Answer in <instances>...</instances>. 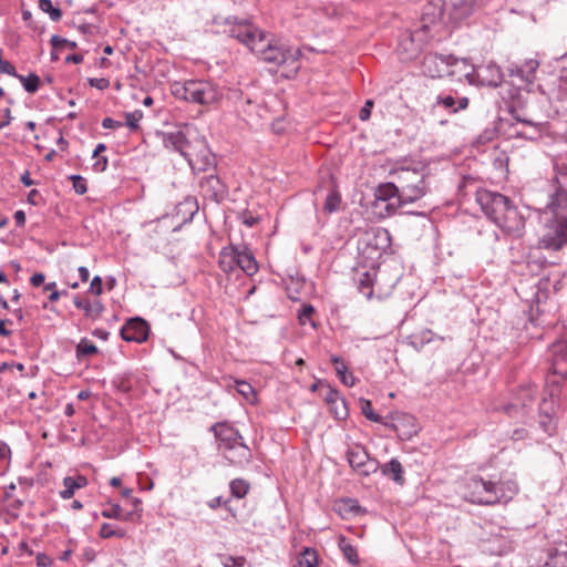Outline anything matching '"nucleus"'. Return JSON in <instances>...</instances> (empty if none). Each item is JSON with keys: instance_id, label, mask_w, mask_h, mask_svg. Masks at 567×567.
<instances>
[{"instance_id": "obj_1", "label": "nucleus", "mask_w": 567, "mask_h": 567, "mask_svg": "<svg viewBox=\"0 0 567 567\" xmlns=\"http://www.w3.org/2000/svg\"><path fill=\"white\" fill-rule=\"evenodd\" d=\"M230 35L245 44L266 63L284 66L286 76L289 78L297 73L300 58L299 49L275 39H268L264 31L247 21L233 25Z\"/></svg>"}, {"instance_id": "obj_2", "label": "nucleus", "mask_w": 567, "mask_h": 567, "mask_svg": "<svg viewBox=\"0 0 567 567\" xmlns=\"http://www.w3.org/2000/svg\"><path fill=\"white\" fill-rule=\"evenodd\" d=\"M555 172L556 192L548 203L553 220L539 240L540 247L549 250H559L567 243V164L555 165Z\"/></svg>"}, {"instance_id": "obj_3", "label": "nucleus", "mask_w": 567, "mask_h": 567, "mask_svg": "<svg viewBox=\"0 0 567 567\" xmlns=\"http://www.w3.org/2000/svg\"><path fill=\"white\" fill-rule=\"evenodd\" d=\"M476 202L483 213L499 228L508 234H519L524 227V219L516 206L503 194L480 189Z\"/></svg>"}, {"instance_id": "obj_4", "label": "nucleus", "mask_w": 567, "mask_h": 567, "mask_svg": "<svg viewBox=\"0 0 567 567\" xmlns=\"http://www.w3.org/2000/svg\"><path fill=\"white\" fill-rule=\"evenodd\" d=\"M454 27L450 21V13L444 14V1L443 0H426L422 7L420 27L413 31V35L403 42V48H406V43H413L415 37H419L420 41H427L429 39L441 37L449 33Z\"/></svg>"}, {"instance_id": "obj_5", "label": "nucleus", "mask_w": 567, "mask_h": 567, "mask_svg": "<svg viewBox=\"0 0 567 567\" xmlns=\"http://www.w3.org/2000/svg\"><path fill=\"white\" fill-rule=\"evenodd\" d=\"M465 498L474 504L494 505L507 503L518 492L517 484L513 481L492 482L482 477H473L466 485Z\"/></svg>"}, {"instance_id": "obj_6", "label": "nucleus", "mask_w": 567, "mask_h": 567, "mask_svg": "<svg viewBox=\"0 0 567 567\" xmlns=\"http://www.w3.org/2000/svg\"><path fill=\"white\" fill-rule=\"evenodd\" d=\"M447 75L458 76L470 84L497 86L502 80L501 69L494 63L475 68L466 59H451Z\"/></svg>"}, {"instance_id": "obj_7", "label": "nucleus", "mask_w": 567, "mask_h": 567, "mask_svg": "<svg viewBox=\"0 0 567 567\" xmlns=\"http://www.w3.org/2000/svg\"><path fill=\"white\" fill-rule=\"evenodd\" d=\"M172 93L176 99L202 105L216 103L223 95L217 85L204 80L175 82L172 84Z\"/></svg>"}, {"instance_id": "obj_8", "label": "nucleus", "mask_w": 567, "mask_h": 567, "mask_svg": "<svg viewBox=\"0 0 567 567\" xmlns=\"http://www.w3.org/2000/svg\"><path fill=\"white\" fill-rule=\"evenodd\" d=\"M467 106L468 99L466 96L455 97L452 94H440L431 105V114L439 124L444 125L447 123V118L442 116V112L453 115Z\"/></svg>"}, {"instance_id": "obj_9", "label": "nucleus", "mask_w": 567, "mask_h": 567, "mask_svg": "<svg viewBox=\"0 0 567 567\" xmlns=\"http://www.w3.org/2000/svg\"><path fill=\"white\" fill-rule=\"evenodd\" d=\"M162 141L166 148L179 152L184 157L193 147L194 138L198 137L197 131L190 125L183 128L162 134Z\"/></svg>"}, {"instance_id": "obj_10", "label": "nucleus", "mask_w": 567, "mask_h": 567, "mask_svg": "<svg viewBox=\"0 0 567 567\" xmlns=\"http://www.w3.org/2000/svg\"><path fill=\"white\" fill-rule=\"evenodd\" d=\"M185 159L193 171L198 172H205L215 165V157L200 136L194 138L193 147L186 153Z\"/></svg>"}, {"instance_id": "obj_11", "label": "nucleus", "mask_w": 567, "mask_h": 567, "mask_svg": "<svg viewBox=\"0 0 567 567\" xmlns=\"http://www.w3.org/2000/svg\"><path fill=\"white\" fill-rule=\"evenodd\" d=\"M347 458L350 466L361 475H369L377 471V462L370 458L362 445L355 444L348 449Z\"/></svg>"}, {"instance_id": "obj_12", "label": "nucleus", "mask_w": 567, "mask_h": 567, "mask_svg": "<svg viewBox=\"0 0 567 567\" xmlns=\"http://www.w3.org/2000/svg\"><path fill=\"white\" fill-rule=\"evenodd\" d=\"M487 0H451L450 21L457 27L463 20L470 17L474 10L485 4Z\"/></svg>"}, {"instance_id": "obj_13", "label": "nucleus", "mask_w": 567, "mask_h": 567, "mask_svg": "<svg viewBox=\"0 0 567 567\" xmlns=\"http://www.w3.org/2000/svg\"><path fill=\"white\" fill-rule=\"evenodd\" d=\"M450 58L429 53L422 62V72L430 78H441L449 73Z\"/></svg>"}, {"instance_id": "obj_14", "label": "nucleus", "mask_w": 567, "mask_h": 567, "mask_svg": "<svg viewBox=\"0 0 567 567\" xmlns=\"http://www.w3.org/2000/svg\"><path fill=\"white\" fill-rule=\"evenodd\" d=\"M121 336L125 341L144 342L148 336V326L141 318L130 319L122 328Z\"/></svg>"}, {"instance_id": "obj_15", "label": "nucleus", "mask_w": 567, "mask_h": 567, "mask_svg": "<svg viewBox=\"0 0 567 567\" xmlns=\"http://www.w3.org/2000/svg\"><path fill=\"white\" fill-rule=\"evenodd\" d=\"M551 369L554 374L567 377V340L555 342L551 347Z\"/></svg>"}, {"instance_id": "obj_16", "label": "nucleus", "mask_w": 567, "mask_h": 567, "mask_svg": "<svg viewBox=\"0 0 567 567\" xmlns=\"http://www.w3.org/2000/svg\"><path fill=\"white\" fill-rule=\"evenodd\" d=\"M223 453L226 460L236 466H245L251 458L250 450L243 441L235 442V444L229 445L223 450Z\"/></svg>"}, {"instance_id": "obj_17", "label": "nucleus", "mask_w": 567, "mask_h": 567, "mask_svg": "<svg viewBox=\"0 0 567 567\" xmlns=\"http://www.w3.org/2000/svg\"><path fill=\"white\" fill-rule=\"evenodd\" d=\"M363 241L367 246L381 252L385 251L391 245L390 233L384 228H375L365 233Z\"/></svg>"}, {"instance_id": "obj_18", "label": "nucleus", "mask_w": 567, "mask_h": 567, "mask_svg": "<svg viewBox=\"0 0 567 567\" xmlns=\"http://www.w3.org/2000/svg\"><path fill=\"white\" fill-rule=\"evenodd\" d=\"M400 204H410L422 198L426 193L424 178L412 184L399 185Z\"/></svg>"}, {"instance_id": "obj_19", "label": "nucleus", "mask_w": 567, "mask_h": 567, "mask_svg": "<svg viewBox=\"0 0 567 567\" xmlns=\"http://www.w3.org/2000/svg\"><path fill=\"white\" fill-rule=\"evenodd\" d=\"M216 437L220 442V449L225 450L235 442H241L243 437L237 430L226 424H216L213 426Z\"/></svg>"}, {"instance_id": "obj_20", "label": "nucleus", "mask_w": 567, "mask_h": 567, "mask_svg": "<svg viewBox=\"0 0 567 567\" xmlns=\"http://www.w3.org/2000/svg\"><path fill=\"white\" fill-rule=\"evenodd\" d=\"M237 268L241 269L248 276L255 275L258 270V265L252 252L245 246L238 247Z\"/></svg>"}, {"instance_id": "obj_21", "label": "nucleus", "mask_w": 567, "mask_h": 567, "mask_svg": "<svg viewBox=\"0 0 567 567\" xmlns=\"http://www.w3.org/2000/svg\"><path fill=\"white\" fill-rule=\"evenodd\" d=\"M200 188L207 196H209L214 200H218L220 197H223L225 193L224 184L215 175H209L203 178L200 181Z\"/></svg>"}, {"instance_id": "obj_22", "label": "nucleus", "mask_w": 567, "mask_h": 567, "mask_svg": "<svg viewBox=\"0 0 567 567\" xmlns=\"http://www.w3.org/2000/svg\"><path fill=\"white\" fill-rule=\"evenodd\" d=\"M238 247L228 246L224 247L219 254V266L225 272L234 271L237 268Z\"/></svg>"}, {"instance_id": "obj_23", "label": "nucleus", "mask_w": 567, "mask_h": 567, "mask_svg": "<svg viewBox=\"0 0 567 567\" xmlns=\"http://www.w3.org/2000/svg\"><path fill=\"white\" fill-rule=\"evenodd\" d=\"M412 35H413V32H410V33L403 35L400 40L399 49H400L403 60H412L413 58H415L417 55V53L421 51L423 44L426 42V41H420L419 37H415V41L413 43L408 42L406 43L408 49H404L403 42L406 41L408 39H410Z\"/></svg>"}, {"instance_id": "obj_24", "label": "nucleus", "mask_w": 567, "mask_h": 567, "mask_svg": "<svg viewBox=\"0 0 567 567\" xmlns=\"http://www.w3.org/2000/svg\"><path fill=\"white\" fill-rule=\"evenodd\" d=\"M73 302L76 308L82 309L85 312L86 317L92 319H97L104 309L100 301L90 302L89 300L75 297Z\"/></svg>"}, {"instance_id": "obj_25", "label": "nucleus", "mask_w": 567, "mask_h": 567, "mask_svg": "<svg viewBox=\"0 0 567 567\" xmlns=\"http://www.w3.org/2000/svg\"><path fill=\"white\" fill-rule=\"evenodd\" d=\"M381 471L384 475L391 476L395 483H404L403 467L396 458H392L390 462L384 464Z\"/></svg>"}, {"instance_id": "obj_26", "label": "nucleus", "mask_w": 567, "mask_h": 567, "mask_svg": "<svg viewBox=\"0 0 567 567\" xmlns=\"http://www.w3.org/2000/svg\"><path fill=\"white\" fill-rule=\"evenodd\" d=\"M332 362L334 364L336 372L340 378L341 382L347 386H353L355 383V378L352 373L348 372V367L346 363L338 357H333Z\"/></svg>"}, {"instance_id": "obj_27", "label": "nucleus", "mask_w": 567, "mask_h": 567, "mask_svg": "<svg viewBox=\"0 0 567 567\" xmlns=\"http://www.w3.org/2000/svg\"><path fill=\"white\" fill-rule=\"evenodd\" d=\"M398 197L400 200L399 185L386 183L379 186L377 189V198L381 202H388L391 198Z\"/></svg>"}, {"instance_id": "obj_28", "label": "nucleus", "mask_w": 567, "mask_h": 567, "mask_svg": "<svg viewBox=\"0 0 567 567\" xmlns=\"http://www.w3.org/2000/svg\"><path fill=\"white\" fill-rule=\"evenodd\" d=\"M339 547L350 564L357 565L359 563L357 548L344 536L339 538Z\"/></svg>"}, {"instance_id": "obj_29", "label": "nucleus", "mask_w": 567, "mask_h": 567, "mask_svg": "<svg viewBox=\"0 0 567 567\" xmlns=\"http://www.w3.org/2000/svg\"><path fill=\"white\" fill-rule=\"evenodd\" d=\"M237 392L248 402L254 403L256 393L254 388L246 381H235Z\"/></svg>"}, {"instance_id": "obj_30", "label": "nucleus", "mask_w": 567, "mask_h": 567, "mask_svg": "<svg viewBox=\"0 0 567 567\" xmlns=\"http://www.w3.org/2000/svg\"><path fill=\"white\" fill-rule=\"evenodd\" d=\"M317 563V554L310 548H306L297 559L298 567H316Z\"/></svg>"}, {"instance_id": "obj_31", "label": "nucleus", "mask_w": 567, "mask_h": 567, "mask_svg": "<svg viewBox=\"0 0 567 567\" xmlns=\"http://www.w3.org/2000/svg\"><path fill=\"white\" fill-rule=\"evenodd\" d=\"M249 491V484L240 478L230 482V492L237 498H243Z\"/></svg>"}, {"instance_id": "obj_32", "label": "nucleus", "mask_w": 567, "mask_h": 567, "mask_svg": "<svg viewBox=\"0 0 567 567\" xmlns=\"http://www.w3.org/2000/svg\"><path fill=\"white\" fill-rule=\"evenodd\" d=\"M542 567H567V554L558 551L550 554Z\"/></svg>"}, {"instance_id": "obj_33", "label": "nucleus", "mask_w": 567, "mask_h": 567, "mask_svg": "<svg viewBox=\"0 0 567 567\" xmlns=\"http://www.w3.org/2000/svg\"><path fill=\"white\" fill-rule=\"evenodd\" d=\"M39 8L49 13L51 20L59 21L62 17V12L59 8H55L51 0H39Z\"/></svg>"}, {"instance_id": "obj_34", "label": "nucleus", "mask_w": 567, "mask_h": 567, "mask_svg": "<svg viewBox=\"0 0 567 567\" xmlns=\"http://www.w3.org/2000/svg\"><path fill=\"white\" fill-rule=\"evenodd\" d=\"M21 81L25 91L34 93L39 89L40 79L37 74L31 73L28 76L17 75Z\"/></svg>"}, {"instance_id": "obj_35", "label": "nucleus", "mask_w": 567, "mask_h": 567, "mask_svg": "<svg viewBox=\"0 0 567 567\" xmlns=\"http://www.w3.org/2000/svg\"><path fill=\"white\" fill-rule=\"evenodd\" d=\"M421 178H423V176H421L416 171L401 169L398 172L399 185L412 184L419 182Z\"/></svg>"}, {"instance_id": "obj_36", "label": "nucleus", "mask_w": 567, "mask_h": 567, "mask_svg": "<svg viewBox=\"0 0 567 567\" xmlns=\"http://www.w3.org/2000/svg\"><path fill=\"white\" fill-rule=\"evenodd\" d=\"M97 352V348L94 343L89 341L87 339H82L78 346H76V355L85 357V355H92Z\"/></svg>"}, {"instance_id": "obj_37", "label": "nucleus", "mask_w": 567, "mask_h": 567, "mask_svg": "<svg viewBox=\"0 0 567 567\" xmlns=\"http://www.w3.org/2000/svg\"><path fill=\"white\" fill-rule=\"evenodd\" d=\"M341 203V197L338 192L331 190L324 202V210L328 213H333L339 209Z\"/></svg>"}, {"instance_id": "obj_38", "label": "nucleus", "mask_w": 567, "mask_h": 567, "mask_svg": "<svg viewBox=\"0 0 567 567\" xmlns=\"http://www.w3.org/2000/svg\"><path fill=\"white\" fill-rule=\"evenodd\" d=\"M63 487L64 488L59 492L60 497L63 499H70L74 495L75 491L79 489L73 482L72 476L63 478Z\"/></svg>"}, {"instance_id": "obj_39", "label": "nucleus", "mask_w": 567, "mask_h": 567, "mask_svg": "<svg viewBox=\"0 0 567 567\" xmlns=\"http://www.w3.org/2000/svg\"><path fill=\"white\" fill-rule=\"evenodd\" d=\"M360 408H361L362 414L368 420L373 421V422H381V417L377 413H374V411L372 409V404L369 400L360 399Z\"/></svg>"}, {"instance_id": "obj_40", "label": "nucleus", "mask_w": 567, "mask_h": 567, "mask_svg": "<svg viewBox=\"0 0 567 567\" xmlns=\"http://www.w3.org/2000/svg\"><path fill=\"white\" fill-rule=\"evenodd\" d=\"M100 536L102 538H110V537L123 538L125 536V532L122 529H115L113 525L104 523L101 526Z\"/></svg>"}, {"instance_id": "obj_41", "label": "nucleus", "mask_w": 567, "mask_h": 567, "mask_svg": "<svg viewBox=\"0 0 567 567\" xmlns=\"http://www.w3.org/2000/svg\"><path fill=\"white\" fill-rule=\"evenodd\" d=\"M336 507L342 516H346L349 514H355L359 509L355 502H353L351 499L341 501L336 504Z\"/></svg>"}, {"instance_id": "obj_42", "label": "nucleus", "mask_w": 567, "mask_h": 567, "mask_svg": "<svg viewBox=\"0 0 567 567\" xmlns=\"http://www.w3.org/2000/svg\"><path fill=\"white\" fill-rule=\"evenodd\" d=\"M220 563L224 567H248L244 557L221 555Z\"/></svg>"}, {"instance_id": "obj_43", "label": "nucleus", "mask_w": 567, "mask_h": 567, "mask_svg": "<svg viewBox=\"0 0 567 567\" xmlns=\"http://www.w3.org/2000/svg\"><path fill=\"white\" fill-rule=\"evenodd\" d=\"M360 292L367 298H371L373 295L372 290V276L369 272L363 275V278L360 279L359 285Z\"/></svg>"}, {"instance_id": "obj_44", "label": "nucleus", "mask_w": 567, "mask_h": 567, "mask_svg": "<svg viewBox=\"0 0 567 567\" xmlns=\"http://www.w3.org/2000/svg\"><path fill=\"white\" fill-rule=\"evenodd\" d=\"M72 181L73 189L76 194L83 195L87 190L86 181L80 175H71L69 177Z\"/></svg>"}, {"instance_id": "obj_45", "label": "nucleus", "mask_w": 567, "mask_h": 567, "mask_svg": "<svg viewBox=\"0 0 567 567\" xmlns=\"http://www.w3.org/2000/svg\"><path fill=\"white\" fill-rule=\"evenodd\" d=\"M537 390L533 385H528L527 388H524L519 392V398L523 401V406H526L529 402L535 400Z\"/></svg>"}, {"instance_id": "obj_46", "label": "nucleus", "mask_w": 567, "mask_h": 567, "mask_svg": "<svg viewBox=\"0 0 567 567\" xmlns=\"http://www.w3.org/2000/svg\"><path fill=\"white\" fill-rule=\"evenodd\" d=\"M142 117H143V113L141 111H134L132 113H126V115H125L126 125L131 130H137L138 123L142 120Z\"/></svg>"}, {"instance_id": "obj_47", "label": "nucleus", "mask_w": 567, "mask_h": 567, "mask_svg": "<svg viewBox=\"0 0 567 567\" xmlns=\"http://www.w3.org/2000/svg\"><path fill=\"white\" fill-rule=\"evenodd\" d=\"M332 409L334 412V416L339 420H343L348 415V409L346 405V402L343 400H340L338 403L332 404Z\"/></svg>"}, {"instance_id": "obj_48", "label": "nucleus", "mask_w": 567, "mask_h": 567, "mask_svg": "<svg viewBox=\"0 0 567 567\" xmlns=\"http://www.w3.org/2000/svg\"><path fill=\"white\" fill-rule=\"evenodd\" d=\"M313 311L315 309L311 305H305L298 315L300 324H306L308 321H310V317Z\"/></svg>"}, {"instance_id": "obj_49", "label": "nucleus", "mask_w": 567, "mask_h": 567, "mask_svg": "<svg viewBox=\"0 0 567 567\" xmlns=\"http://www.w3.org/2000/svg\"><path fill=\"white\" fill-rule=\"evenodd\" d=\"M51 43H52V47L54 49H60V48H63V47H69L71 49H74L75 45H76L75 42H71V41H69L66 39H62V38H60L58 35H53L51 38Z\"/></svg>"}, {"instance_id": "obj_50", "label": "nucleus", "mask_w": 567, "mask_h": 567, "mask_svg": "<svg viewBox=\"0 0 567 567\" xmlns=\"http://www.w3.org/2000/svg\"><path fill=\"white\" fill-rule=\"evenodd\" d=\"M372 107H373V101L367 100L364 105L361 107V110L359 112V118L361 121H368L370 118Z\"/></svg>"}, {"instance_id": "obj_51", "label": "nucleus", "mask_w": 567, "mask_h": 567, "mask_svg": "<svg viewBox=\"0 0 567 567\" xmlns=\"http://www.w3.org/2000/svg\"><path fill=\"white\" fill-rule=\"evenodd\" d=\"M102 516L105 518L120 519L122 516V508L120 505H114L111 509L103 511Z\"/></svg>"}, {"instance_id": "obj_52", "label": "nucleus", "mask_w": 567, "mask_h": 567, "mask_svg": "<svg viewBox=\"0 0 567 567\" xmlns=\"http://www.w3.org/2000/svg\"><path fill=\"white\" fill-rule=\"evenodd\" d=\"M89 83H90L91 86L96 87L99 90H105L110 85V81L107 79H105V78L89 79Z\"/></svg>"}, {"instance_id": "obj_53", "label": "nucleus", "mask_w": 567, "mask_h": 567, "mask_svg": "<svg viewBox=\"0 0 567 567\" xmlns=\"http://www.w3.org/2000/svg\"><path fill=\"white\" fill-rule=\"evenodd\" d=\"M90 290L96 296H100L103 291L102 279L100 276H95L90 285Z\"/></svg>"}, {"instance_id": "obj_54", "label": "nucleus", "mask_w": 567, "mask_h": 567, "mask_svg": "<svg viewBox=\"0 0 567 567\" xmlns=\"http://www.w3.org/2000/svg\"><path fill=\"white\" fill-rule=\"evenodd\" d=\"M96 161L93 163V169L95 172H104L107 167L109 161L105 156H97L95 157Z\"/></svg>"}, {"instance_id": "obj_55", "label": "nucleus", "mask_w": 567, "mask_h": 567, "mask_svg": "<svg viewBox=\"0 0 567 567\" xmlns=\"http://www.w3.org/2000/svg\"><path fill=\"white\" fill-rule=\"evenodd\" d=\"M539 409L542 413L549 416L551 413H554V401L551 400L550 402H548L547 399L544 398Z\"/></svg>"}, {"instance_id": "obj_56", "label": "nucleus", "mask_w": 567, "mask_h": 567, "mask_svg": "<svg viewBox=\"0 0 567 567\" xmlns=\"http://www.w3.org/2000/svg\"><path fill=\"white\" fill-rule=\"evenodd\" d=\"M102 126L104 128H118V127H122L123 126V123L122 122H118V121H115L111 117H105L103 121H102Z\"/></svg>"}, {"instance_id": "obj_57", "label": "nucleus", "mask_w": 567, "mask_h": 567, "mask_svg": "<svg viewBox=\"0 0 567 567\" xmlns=\"http://www.w3.org/2000/svg\"><path fill=\"white\" fill-rule=\"evenodd\" d=\"M44 279L45 277L42 272H37L31 277L30 282L32 284V286L39 287L44 282Z\"/></svg>"}, {"instance_id": "obj_58", "label": "nucleus", "mask_w": 567, "mask_h": 567, "mask_svg": "<svg viewBox=\"0 0 567 567\" xmlns=\"http://www.w3.org/2000/svg\"><path fill=\"white\" fill-rule=\"evenodd\" d=\"M340 400L339 393L334 390H330L326 396V401L331 405L338 403Z\"/></svg>"}, {"instance_id": "obj_59", "label": "nucleus", "mask_w": 567, "mask_h": 567, "mask_svg": "<svg viewBox=\"0 0 567 567\" xmlns=\"http://www.w3.org/2000/svg\"><path fill=\"white\" fill-rule=\"evenodd\" d=\"M72 480L73 482L75 483V485L78 486V488H83L87 485V478L83 475H76V476H72Z\"/></svg>"}, {"instance_id": "obj_60", "label": "nucleus", "mask_w": 567, "mask_h": 567, "mask_svg": "<svg viewBox=\"0 0 567 567\" xmlns=\"http://www.w3.org/2000/svg\"><path fill=\"white\" fill-rule=\"evenodd\" d=\"M51 563L50 558L44 554H39L37 556V564L41 567H47Z\"/></svg>"}, {"instance_id": "obj_61", "label": "nucleus", "mask_w": 567, "mask_h": 567, "mask_svg": "<svg viewBox=\"0 0 567 567\" xmlns=\"http://www.w3.org/2000/svg\"><path fill=\"white\" fill-rule=\"evenodd\" d=\"M83 61V56L80 54H71L65 58L66 63H81Z\"/></svg>"}, {"instance_id": "obj_62", "label": "nucleus", "mask_w": 567, "mask_h": 567, "mask_svg": "<svg viewBox=\"0 0 567 567\" xmlns=\"http://www.w3.org/2000/svg\"><path fill=\"white\" fill-rule=\"evenodd\" d=\"M10 453V449L7 444L0 442V460L7 458Z\"/></svg>"}, {"instance_id": "obj_63", "label": "nucleus", "mask_w": 567, "mask_h": 567, "mask_svg": "<svg viewBox=\"0 0 567 567\" xmlns=\"http://www.w3.org/2000/svg\"><path fill=\"white\" fill-rule=\"evenodd\" d=\"M79 275H80V278L83 282L87 281L89 280V277H90V272L87 270L86 267H80L79 268Z\"/></svg>"}, {"instance_id": "obj_64", "label": "nucleus", "mask_w": 567, "mask_h": 567, "mask_svg": "<svg viewBox=\"0 0 567 567\" xmlns=\"http://www.w3.org/2000/svg\"><path fill=\"white\" fill-rule=\"evenodd\" d=\"M14 219H16L18 225H23L24 220H25L24 213L22 210L16 212Z\"/></svg>"}]
</instances>
